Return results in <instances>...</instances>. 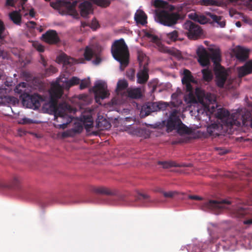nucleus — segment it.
Masks as SVG:
<instances>
[{
  "mask_svg": "<svg viewBox=\"0 0 252 252\" xmlns=\"http://www.w3.org/2000/svg\"><path fill=\"white\" fill-rule=\"evenodd\" d=\"M63 87L60 84L58 80L56 83L51 86L49 91L50 100L49 107L54 113V121L59 124H54L56 128L64 129L72 121V117L67 113H71L73 108L66 102H63L58 105V99L62 96Z\"/></svg>",
  "mask_w": 252,
  "mask_h": 252,
  "instance_id": "obj_1",
  "label": "nucleus"
},
{
  "mask_svg": "<svg viewBox=\"0 0 252 252\" xmlns=\"http://www.w3.org/2000/svg\"><path fill=\"white\" fill-rule=\"evenodd\" d=\"M217 118L220 120L223 125L228 127L231 128L234 126L239 127L241 126V121L243 125H245L247 121H250V124L252 128V118L251 119V114L248 113L246 118L237 112L230 115L229 111L224 108H220L217 110L216 114Z\"/></svg>",
  "mask_w": 252,
  "mask_h": 252,
  "instance_id": "obj_2",
  "label": "nucleus"
},
{
  "mask_svg": "<svg viewBox=\"0 0 252 252\" xmlns=\"http://www.w3.org/2000/svg\"><path fill=\"white\" fill-rule=\"evenodd\" d=\"M209 52L203 46L199 47L196 51L198 57V61L202 66H206L210 64V60L216 66V68L220 67V62L221 61V53L219 47L214 46L208 48Z\"/></svg>",
  "mask_w": 252,
  "mask_h": 252,
  "instance_id": "obj_3",
  "label": "nucleus"
},
{
  "mask_svg": "<svg viewBox=\"0 0 252 252\" xmlns=\"http://www.w3.org/2000/svg\"><path fill=\"white\" fill-rule=\"evenodd\" d=\"M114 58L120 62L121 65L126 66L129 63V51L124 39L115 41L111 48Z\"/></svg>",
  "mask_w": 252,
  "mask_h": 252,
  "instance_id": "obj_4",
  "label": "nucleus"
},
{
  "mask_svg": "<svg viewBox=\"0 0 252 252\" xmlns=\"http://www.w3.org/2000/svg\"><path fill=\"white\" fill-rule=\"evenodd\" d=\"M79 120L80 122L74 123L73 128L62 133L63 138L73 137L77 134L80 133L83 129V126L87 131H90L93 126V119L91 115H82Z\"/></svg>",
  "mask_w": 252,
  "mask_h": 252,
  "instance_id": "obj_5",
  "label": "nucleus"
},
{
  "mask_svg": "<svg viewBox=\"0 0 252 252\" xmlns=\"http://www.w3.org/2000/svg\"><path fill=\"white\" fill-rule=\"evenodd\" d=\"M182 19L180 14L178 12L161 10L156 13V19L161 24L171 27L178 23Z\"/></svg>",
  "mask_w": 252,
  "mask_h": 252,
  "instance_id": "obj_6",
  "label": "nucleus"
},
{
  "mask_svg": "<svg viewBox=\"0 0 252 252\" xmlns=\"http://www.w3.org/2000/svg\"><path fill=\"white\" fill-rule=\"evenodd\" d=\"M194 97L196 101H189L190 103H200L205 107H210V104H214L216 102V98L214 94L206 93L199 88L195 91Z\"/></svg>",
  "mask_w": 252,
  "mask_h": 252,
  "instance_id": "obj_7",
  "label": "nucleus"
},
{
  "mask_svg": "<svg viewBox=\"0 0 252 252\" xmlns=\"http://www.w3.org/2000/svg\"><path fill=\"white\" fill-rule=\"evenodd\" d=\"M182 82L184 85H185L186 91L189 93L188 94L189 101H196L194 94H193V87L191 83L196 84H197V81L195 80L189 70L187 69L184 70Z\"/></svg>",
  "mask_w": 252,
  "mask_h": 252,
  "instance_id": "obj_8",
  "label": "nucleus"
},
{
  "mask_svg": "<svg viewBox=\"0 0 252 252\" xmlns=\"http://www.w3.org/2000/svg\"><path fill=\"white\" fill-rule=\"evenodd\" d=\"M183 28L187 31L188 37L189 39H196L202 34L201 27L191 21H186L183 25Z\"/></svg>",
  "mask_w": 252,
  "mask_h": 252,
  "instance_id": "obj_9",
  "label": "nucleus"
},
{
  "mask_svg": "<svg viewBox=\"0 0 252 252\" xmlns=\"http://www.w3.org/2000/svg\"><path fill=\"white\" fill-rule=\"evenodd\" d=\"M229 201L221 200L220 201L216 200H209L203 201L201 205V209L204 211L212 210L219 211L224 208L225 205L230 204Z\"/></svg>",
  "mask_w": 252,
  "mask_h": 252,
  "instance_id": "obj_10",
  "label": "nucleus"
},
{
  "mask_svg": "<svg viewBox=\"0 0 252 252\" xmlns=\"http://www.w3.org/2000/svg\"><path fill=\"white\" fill-rule=\"evenodd\" d=\"M205 14L206 16L196 15L194 18L195 21L201 24H204L212 20L213 22L218 24L220 27L223 28L225 27V21H221L222 18V16H217L210 12H206Z\"/></svg>",
  "mask_w": 252,
  "mask_h": 252,
  "instance_id": "obj_11",
  "label": "nucleus"
},
{
  "mask_svg": "<svg viewBox=\"0 0 252 252\" xmlns=\"http://www.w3.org/2000/svg\"><path fill=\"white\" fill-rule=\"evenodd\" d=\"M25 98L26 100L25 104H26L28 107L33 109H38L40 106L41 102L44 101V98L37 94H34L32 95H30L28 94H26V96Z\"/></svg>",
  "mask_w": 252,
  "mask_h": 252,
  "instance_id": "obj_12",
  "label": "nucleus"
},
{
  "mask_svg": "<svg viewBox=\"0 0 252 252\" xmlns=\"http://www.w3.org/2000/svg\"><path fill=\"white\" fill-rule=\"evenodd\" d=\"M107 85L103 81H99L96 82L92 89L94 94L96 101L98 98L104 99L107 97Z\"/></svg>",
  "mask_w": 252,
  "mask_h": 252,
  "instance_id": "obj_13",
  "label": "nucleus"
},
{
  "mask_svg": "<svg viewBox=\"0 0 252 252\" xmlns=\"http://www.w3.org/2000/svg\"><path fill=\"white\" fill-rule=\"evenodd\" d=\"M180 123H181V120L177 115L176 111H173L170 115L167 122V131L170 132L174 129H176Z\"/></svg>",
  "mask_w": 252,
  "mask_h": 252,
  "instance_id": "obj_14",
  "label": "nucleus"
},
{
  "mask_svg": "<svg viewBox=\"0 0 252 252\" xmlns=\"http://www.w3.org/2000/svg\"><path fill=\"white\" fill-rule=\"evenodd\" d=\"M42 39L45 42L50 44H54L60 41V38L57 32L54 30H49L42 36Z\"/></svg>",
  "mask_w": 252,
  "mask_h": 252,
  "instance_id": "obj_15",
  "label": "nucleus"
},
{
  "mask_svg": "<svg viewBox=\"0 0 252 252\" xmlns=\"http://www.w3.org/2000/svg\"><path fill=\"white\" fill-rule=\"evenodd\" d=\"M216 85L220 88H223L227 77V73L224 68H217L215 69Z\"/></svg>",
  "mask_w": 252,
  "mask_h": 252,
  "instance_id": "obj_16",
  "label": "nucleus"
},
{
  "mask_svg": "<svg viewBox=\"0 0 252 252\" xmlns=\"http://www.w3.org/2000/svg\"><path fill=\"white\" fill-rule=\"evenodd\" d=\"M158 111V102L150 103L142 108L140 115L141 117L143 118L150 115L151 112Z\"/></svg>",
  "mask_w": 252,
  "mask_h": 252,
  "instance_id": "obj_17",
  "label": "nucleus"
},
{
  "mask_svg": "<svg viewBox=\"0 0 252 252\" xmlns=\"http://www.w3.org/2000/svg\"><path fill=\"white\" fill-rule=\"evenodd\" d=\"M149 69L146 65L140 69L137 74V82L138 84H144L149 79Z\"/></svg>",
  "mask_w": 252,
  "mask_h": 252,
  "instance_id": "obj_18",
  "label": "nucleus"
},
{
  "mask_svg": "<svg viewBox=\"0 0 252 252\" xmlns=\"http://www.w3.org/2000/svg\"><path fill=\"white\" fill-rule=\"evenodd\" d=\"M27 85L28 84L27 83L21 82L17 85L14 89L15 92L20 94V96L22 99L24 104H25L26 102L25 97L26 96V94H29L27 92Z\"/></svg>",
  "mask_w": 252,
  "mask_h": 252,
  "instance_id": "obj_19",
  "label": "nucleus"
},
{
  "mask_svg": "<svg viewBox=\"0 0 252 252\" xmlns=\"http://www.w3.org/2000/svg\"><path fill=\"white\" fill-rule=\"evenodd\" d=\"M236 58L240 61L244 62L249 57V50L242 47L238 46L234 49Z\"/></svg>",
  "mask_w": 252,
  "mask_h": 252,
  "instance_id": "obj_20",
  "label": "nucleus"
},
{
  "mask_svg": "<svg viewBox=\"0 0 252 252\" xmlns=\"http://www.w3.org/2000/svg\"><path fill=\"white\" fill-rule=\"evenodd\" d=\"M252 73V60L246 62L245 64L238 69L239 77H244Z\"/></svg>",
  "mask_w": 252,
  "mask_h": 252,
  "instance_id": "obj_21",
  "label": "nucleus"
},
{
  "mask_svg": "<svg viewBox=\"0 0 252 252\" xmlns=\"http://www.w3.org/2000/svg\"><path fill=\"white\" fill-rule=\"evenodd\" d=\"M79 8L81 16L85 17L88 16L92 10V4L89 1H85L80 4Z\"/></svg>",
  "mask_w": 252,
  "mask_h": 252,
  "instance_id": "obj_22",
  "label": "nucleus"
},
{
  "mask_svg": "<svg viewBox=\"0 0 252 252\" xmlns=\"http://www.w3.org/2000/svg\"><path fill=\"white\" fill-rule=\"evenodd\" d=\"M92 191L97 194H105L107 195H116V191H112L107 188L103 187H93L92 189Z\"/></svg>",
  "mask_w": 252,
  "mask_h": 252,
  "instance_id": "obj_23",
  "label": "nucleus"
},
{
  "mask_svg": "<svg viewBox=\"0 0 252 252\" xmlns=\"http://www.w3.org/2000/svg\"><path fill=\"white\" fill-rule=\"evenodd\" d=\"M147 16L142 10L137 11L134 15V19L138 24L145 25L147 23Z\"/></svg>",
  "mask_w": 252,
  "mask_h": 252,
  "instance_id": "obj_24",
  "label": "nucleus"
},
{
  "mask_svg": "<svg viewBox=\"0 0 252 252\" xmlns=\"http://www.w3.org/2000/svg\"><path fill=\"white\" fill-rule=\"evenodd\" d=\"M127 95L132 98H139L142 96L141 90L140 88H128L127 90Z\"/></svg>",
  "mask_w": 252,
  "mask_h": 252,
  "instance_id": "obj_25",
  "label": "nucleus"
},
{
  "mask_svg": "<svg viewBox=\"0 0 252 252\" xmlns=\"http://www.w3.org/2000/svg\"><path fill=\"white\" fill-rule=\"evenodd\" d=\"M10 20L16 25H20L21 24V15L17 11H13L9 13Z\"/></svg>",
  "mask_w": 252,
  "mask_h": 252,
  "instance_id": "obj_26",
  "label": "nucleus"
},
{
  "mask_svg": "<svg viewBox=\"0 0 252 252\" xmlns=\"http://www.w3.org/2000/svg\"><path fill=\"white\" fill-rule=\"evenodd\" d=\"M135 200L137 201H140L144 205H147L148 203L152 201L149 195L141 193H138Z\"/></svg>",
  "mask_w": 252,
  "mask_h": 252,
  "instance_id": "obj_27",
  "label": "nucleus"
},
{
  "mask_svg": "<svg viewBox=\"0 0 252 252\" xmlns=\"http://www.w3.org/2000/svg\"><path fill=\"white\" fill-rule=\"evenodd\" d=\"M62 5L69 7L70 10H72L74 6V5L70 2H67L65 0H60L55 4L53 3H51V6L54 8H58L59 6Z\"/></svg>",
  "mask_w": 252,
  "mask_h": 252,
  "instance_id": "obj_28",
  "label": "nucleus"
},
{
  "mask_svg": "<svg viewBox=\"0 0 252 252\" xmlns=\"http://www.w3.org/2000/svg\"><path fill=\"white\" fill-rule=\"evenodd\" d=\"M96 127L100 130L107 129L111 127V124L106 119L96 122Z\"/></svg>",
  "mask_w": 252,
  "mask_h": 252,
  "instance_id": "obj_29",
  "label": "nucleus"
},
{
  "mask_svg": "<svg viewBox=\"0 0 252 252\" xmlns=\"http://www.w3.org/2000/svg\"><path fill=\"white\" fill-rule=\"evenodd\" d=\"M1 102L3 103H7L8 104L15 105L18 103V99L14 96H4L1 98Z\"/></svg>",
  "mask_w": 252,
  "mask_h": 252,
  "instance_id": "obj_30",
  "label": "nucleus"
},
{
  "mask_svg": "<svg viewBox=\"0 0 252 252\" xmlns=\"http://www.w3.org/2000/svg\"><path fill=\"white\" fill-rule=\"evenodd\" d=\"M5 27L2 21L0 20V43L3 44L6 37Z\"/></svg>",
  "mask_w": 252,
  "mask_h": 252,
  "instance_id": "obj_31",
  "label": "nucleus"
},
{
  "mask_svg": "<svg viewBox=\"0 0 252 252\" xmlns=\"http://www.w3.org/2000/svg\"><path fill=\"white\" fill-rule=\"evenodd\" d=\"M64 82H65L66 87L69 88L74 85L78 84L80 80L76 77H73L69 80H67V79L65 78Z\"/></svg>",
  "mask_w": 252,
  "mask_h": 252,
  "instance_id": "obj_32",
  "label": "nucleus"
},
{
  "mask_svg": "<svg viewBox=\"0 0 252 252\" xmlns=\"http://www.w3.org/2000/svg\"><path fill=\"white\" fill-rule=\"evenodd\" d=\"M203 78L204 80L207 82H210L213 79V75L210 70L208 69H203L202 70Z\"/></svg>",
  "mask_w": 252,
  "mask_h": 252,
  "instance_id": "obj_33",
  "label": "nucleus"
},
{
  "mask_svg": "<svg viewBox=\"0 0 252 252\" xmlns=\"http://www.w3.org/2000/svg\"><path fill=\"white\" fill-rule=\"evenodd\" d=\"M158 164L161 165L163 168H169L171 167H179L180 165L176 164L175 162L173 161H159L158 162Z\"/></svg>",
  "mask_w": 252,
  "mask_h": 252,
  "instance_id": "obj_34",
  "label": "nucleus"
},
{
  "mask_svg": "<svg viewBox=\"0 0 252 252\" xmlns=\"http://www.w3.org/2000/svg\"><path fill=\"white\" fill-rule=\"evenodd\" d=\"M94 55L93 50L89 47H86L84 53V56L86 60L90 61Z\"/></svg>",
  "mask_w": 252,
  "mask_h": 252,
  "instance_id": "obj_35",
  "label": "nucleus"
},
{
  "mask_svg": "<svg viewBox=\"0 0 252 252\" xmlns=\"http://www.w3.org/2000/svg\"><path fill=\"white\" fill-rule=\"evenodd\" d=\"M167 37L170 41H175L177 40H181L178 38V32L177 31H174L166 34Z\"/></svg>",
  "mask_w": 252,
  "mask_h": 252,
  "instance_id": "obj_36",
  "label": "nucleus"
},
{
  "mask_svg": "<svg viewBox=\"0 0 252 252\" xmlns=\"http://www.w3.org/2000/svg\"><path fill=\"white\" fill-rule=\"evenodd\" d=\"M128 87V83L125 80H119L117 83V89L120 91L124 90Z\"/></svg>",
  "mask_w": 252,
  "mask_h": 252,
  "instance_id": "obj_37",
  "label": "nucleus"
},
{
  "mask_svg": "<svg viewBox=\"0 0 252 252\" xmlns=\"http://www.w3.org/2000/svg\"><path fill=\"white\" fill-rule=\"evenodd\" d=\"M236 216L238 218L244 217L247 214V211L244 208L238 207L236 210Z\"/></svg>",
  "mask_w": 252,
  "mask_h": 252,
  "instance_id": "obj_38",
  "label": "nucleus"
},
{
  "mask_svg": "<svg viewBox=\"0 0 252 252\" xmlns=\"http://www.w3.org/2000/svg\"><path fill=\"white\" fill-rule=\"evenodd\" d=\"M180 133H187L188 132V127L181 122L179 124V126L176 129Z\"/></svg>",
  "mask_w": 252,
  "mask_h": 252,
  "instance_id": "obj_39",
  "label": "nucleus"
},
{
  "mask_svg": "<svg viewBox=\"0 0 252 252\" xmlns=\"http://www.w3.org/2000/svg\"><path fill=\"white\" fill-rule=\"evenodd\" d=\"M145 36L146 37H147V38H148L151 41L154 42V43H156L157 42H158V36H157L156 35H154L149 32H146L145 33Z\"/></svg>",
  "mask_w": 252,
  "mask_h": 252,
  "instance_id": "obj_40",
  "label": "nucleus"
},
{
  "mask_svg": "<svg viewBox=\"0 0 252 252\" xmlns=\"http://www.w3.org/2000/svg\"><path fill=\"white\" fill-rule=\"evenodd\" d=\"M178 194V192L176 191H165L163 192V195L165 198H172Z\"/></svg>",
  "mask_w": 252,
  "mask_h": 252,
  "instance_id": "obj_41",
  "label": "nucleus"
},
{
  "mask_svg": "<svg viewBox=\"0 0 252 252\" xmlns=\"http://www.w3.org/2000/svg\"><path fill=\"white\" fill-rule=\"evenodd\" d=\"M127 77L130 80L133 81L135 79V71L133 69L128 70L126 72Z\"/></svg>",
  "mask_w": 252,
  "mask_h": 252,
  "instance_id": "obj_42",
  "label": "nucleus"
},
{
  "mask_svg": "<svg viewBox=\"0 0 252 252\" xmlns=\"http://www.w3.org/2000/svg\"><path fill=\"white\" fill-rule=\"evenodd\" d=\"M57 71V69L55 67H54L52 65H50L49 68H47L46 69L45 74L47 76H50L51 74L56 73Z\"/></svg>",
  "mask_w": 252,
  "mask_h": 252,
  "instance_id": "obj_43",
  "label": "nucleus"
},
{
  "mask_svg": "<svg viewBox=\"0 0 252 252\" xmlns=\"http://www.w3.org/2000/svg\"><path fill=\"white\" fill-rule=\"evenodd\" d=\"M217 128H218V125L217 124H212L211 126H208L207 127V130L210 135H214V132L215 130Z\"/></svg>",
  "mask_w": 252,
  "mask_h": 252,
  "instance_id": "obj_44",
  "label": "nucleus"
},
{
  "mask_svg": "<svg viewBox=\"0 0 252 252\" xmlns=\"http://www.w3.org/2000/svg\"><path fill=\"white\" fill-rule=\"evenodd\" d=\"M90 84V80L88 79H84L82 80L79 88L81 90H83L86 88H87Z\"/></svg>",
  "mask_w": 252,
  "mask_h": 252,
  "instance_id": "obj_45",
  "label": "nucleus"
},
{
  "mask_svg": "<svg viewBox=\"0 0 252 252\" xmlns=\"http://www.w3.org/2000/svg\"><path fill=\"white\" fill-rule=\"evenodd\" d=\"M165 2L162 0H154V5L156 7H161L165 5Z\"/></svg>",
  "mask_w": 252,
  "mask_h": 252,
  "instance_id": "obj_46",
  "label": "nucleus"
},
{
  "mask_svg": "<svg viewBox=\"0 0 252 252\" xmlns=\"http://www.w3.org/2000/svg\"><path fill=\"white\" fill-rule=\"evenodd\" d=\"M33 46L39 52H43L44 51V47L38 43H34Z\"/></svg>",
  "mask_w": 252,
  "mask_h": 252,
  "instance_id": "obj_47",
  "label": "nucleus"
},
{
  "mask_svg": "<svg viewBox=\"0 0 252 252\" xmlns=\"http://www.w3.org/2000/svg\"><path fill=\"white\" fill-rule=\"evenodd\" d=\"M67 58H68L67 56L65 54H63L60 55L59 56V57H58V59H59V61L61 62L66 63V62H68Z\"/></svg>",
  "mask_w": 252,
  "mask_h": 252,
  "instance_id": "obj_48",
  "label": "nucleus"
},
{
  "mask_svg": "<svg viewBox=\"0 0 252 252\" xmlns=\"http://www.w3.org/2000/svg\"><path fill=\"white\" fill-rule=\"evenodd\" d=\"M158 111L160 110H164L165 109L168 105L165 102H158Z\"/></svg>",
  "mask_w": 252,
  "mask_h": 252,
  "instance_id": "obj_49",
  "label": "nucleus"
},
{
  "mask_svg": "<svg viewBox=\"0 0 252 252\" xmlns=\"http://www.w3.org/2000/svg\"><path fill=\"white\" fill-rule=\"evenodd\" d=\"M40 62L41 63L43 64V65L44 67H46L47 66V62L45 58H44L43 56L42 55H40Z\"/></svg>",
  "mask_w": 252,
  "mask_h": 252,
  "instance_id": "obj_50",
  "label": "nucleus"
},
{
  "mask_svg": "<svg viewBox=\"0 0 252 252\" xmlns=\"http://www.w3.org/2000/svg\"><path fill=\"white\" fill-rule=\"evenodd\" d=\"M203 1L205 5H213L214 3V1L213 0H203Z\"/></svg>",
  "mask_w": 252,
  "mask_h": 252,
  "instance_id": "obj_51",
  "label": "nucleus"
},
{
  "mask_svg": "<svg viewBox=\"0 0 252 252\" xmlns=\"http://www.w3.org/2000/svg\"><path fill=\"white\" fill-rule=\"evenodd\" d=\"M189 198L193 200H201V198L198 196L197 195H190L189 196Z\"/></svg>",
  "mask_w": 252,
  "mask_h": 252,
  "instance_id": "obj_52",
  "label": "nucleus"
},
{
  "mask_svg": "<svg viewBox=\"0 0 252 252\" xmlns=\"http://www.w3.org/2000/svg\"><path fill=\"white\" fill-rule=\"evenodd\" d=\"M15 0H7L6 4L9 6H14V2Z\"/></svg>",
  "mask_w": 252,
  "mask_h": 252,
  "instance_id": "obj_53",
  "label": "nucleus"
},
{
  "mask_svg": "<svg viewBox=\"0 0 252 252\" xmlns=\"http://www.w3.org/2000/svg\"><path fill=\"white\" fill-rule=\"evenodd\" d=\"M171 54H172V55H175V56H176L178 57H179L180 56V55H181V54H180V52H179L178 50H176V51H173L172 52Z\"/></svg>",
  "mask_w": 252,
  "mask_h": 252,
  "instance_id": "obj_54",
  "label": "nucleus"
},
{
  "mask_svg": "<svg viewBox=\"0 0 252 252\" xmlns=\"http://www.w3.org/2000/svg\"><path fill=\"white\" fill-rule=\"evenodd\" d=\"M101 62V59L97 57L94 61L93 63L95 64H98Z\"/></svg>",
  "mask_w": 252,
  "mask_h": 252,
  "instance_id": "obj_55",
  "label": "nucleus"
},
{
  "mask_svg": "<svg viewBox=\"0 0 252 252\" xmlns=\"http://www.w3.org/2000/svg\"><path fill=\"white\" fill-rule=\"evenodd\" d=\"M29 15L32 17H34V16H35V12H34V9L33 8H32V9H30V12H29Z\"/></svg>",
  "mask_w": 252,
  "mask_h": 252,
  "instance_id": "obj_56",
  "label": "nucleus"
},
{
  "mask_svg": "<svg viewBox=\"0 0 252 252\" xmlns=\"http://www.w3.org/2000/svg\"><path fill=\"white\" fill-rule=\"evenodd\" d=\"M244 224H252V219L247 220L244 222Z\"/></svg>",
  "mask_w": 252,
  "mask_h": 252,
  "instance_id": "obj_57",
  "label": "nucleus"
},
{
  "mask_svg": "<svg viewBox=\"0 0 252 252\" xmlns=\"http://www.w3.org/2000/svg\"><path fill=\"white\" fill-rule=\"evenodd\" d=\"M119 199L122 201H126V198L125 196L124 195H121L118 197Z\"/></svg>",
  "mask_w": 252,
  "mask_h": 252,
  "instance_id": "obj_58",
  "label": "nucleus"
},
{
  "mask_svg": "<svg viewBox=\"0 0 252 252\" xmlns=\"http://www.w3.org/2000/svg\"><path fill=\"white\" fill-rule=\"evenodd\" d=\"M99 26L98 23L97 22H94V25H93L92 28H94V29H96L97 27Z\"/></svg>",
  "mask_w": 252,
  "mask_h": 252,
  "instance_id": "obj_59",
  "label": "nucleus"
},
{
  "mask_svg": "<svg viewBox=\"0 0 252 252\" xmlns=\"http://www.w3.org/2000/svg\"><path fill=\"white\" fill-rule=\"evenodd\" d=\"M19 182L18 179L17 177H15L13 180L14 185L16 186L17 184H18Z\"/></svg>",
  "mask_w": 252,
  "mask_h": 252,
  "instance_id": "obj_60",
  "label": "nucleus"
},
{
  "mask_svg": "<svg viewBox=\"0 0 252 252\" xmlns=\"http://www.w3.org/2000/svg\"><path fill=\"white\" fill-rule=\"evenodd\" d=\"M236 26L238 27V28H240L241 27V25H242V24L241 23V22L240 21H237L236 24H235Z\"/></svg>",
  "mask_w": 252,
  "mask_h": 252,
  "instance_id": "obj_61",
  "label": "nucleus"
},
{
  "mask_svg": "<svg viewBox=\"0 0 252 252\" xmlns=\"http://www.w3.org/2000/svg\"><path fill=\"white\" fill-rule=\"evenodd\" d=\"M157 192H159L163 194V192H164L165 191L161 189H158L157 190Z\"/></svg>",
  "mask_w": 252,
  "mask_h": 252,
  "instance_id": "obj_62",
  "label": "nucleus"
},
{
  "mask_svg": "<svg viewBox=\"0 0 252 252\" xmlns=\"http://www.w3.org/2000/svg\"><path fill=\"white\" fill-rule=\"evenodd\" d=\"M141 57H143V53H140V52H138V60H140V58Z\"/></svg>",
  "mask_w": 252,
  "mask_h": 252,
  "instance_id": "obj_63",
  "label": "nucleus"
},
{
  "mask_svg": "<svg viewBox=\"0 0 252 252\" xmlns=\"http://www.w3.org/2000/svg\"><path fill=\"white\" fill-rule=\"evenodd\" d=\"M30 23L32 25V27H33L35 25V23L33 21H31Z\"/></svg>",
  "mask_w": 252,
  "mask_h": 252,
  "instance_id": "obj_64",
  "label": "nucleus"
}]
</instances>
